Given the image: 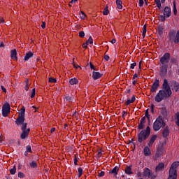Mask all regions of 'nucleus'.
<instances>
[{"label":"nucleus","instance_id":"1","mask_svg":"<svg viewBox=\"0 0 179 179\" xmlns=\"http://www.w3.org/2000/svg\"><path fill=\"white\" fill-rule=\"evenodd\" d=\"M162 87V90H159L155 97V100L157 103H160L161 101H163V100H166V99H170L171 94H173L167 79H164Z\"/></svg>","mask_w":179,"mask_h":179},{"label":"nucleus","instance_id":"2","mask_svg":"<svg viewBox=\"0 0 179 179\" xmlns=\"http://www.w3.org/2000/svg\"><path fill=\"white\" fill-rule=\"evenodd\" d=\"M150 136V127L148 126L145 129L141 130L138 135V142L142 143L143 141H146Z\"/></svg>","mask_w":179,"mask_h":179},{"label":"nucleus","instance_id":"3","mask_svg":"<svg viewBox=\"0 0 179 179\" xmlns=\"http://www.w3.org/2000/svg\"><path fill=\"white\" fill-rule=\"evenodd\" d=\"M162 127H166V122L163 117L159 116L152 124L153 130L155 131H160Z\"/></svg>","mask_w":179,"mask_h":179},{"label":"nucleus","instance_id":"4","mask_svg":"<svg viewBox=\"0 0 179 179\" xmlns=\"http://www.w3.org/2000/svg\"><path fill=\"white\" fill-rule=\"evenodd\" d=\"M19 125H21V131L22 134L20 135L21 139H26L29 136V134L30 133V127H27V123L23 122L22 123H20Z\"/></svg>","mask_w":179,"mask_h":179},{"label":"nucleus","instance_id":"5","mask_svg":"<svg viewBox=\"0 0 179 179\" xmlns=\"http://www.w3.org/2000/svg\"><path fill=\"white\" fill-rule=\"evenodd\" d=\"M26 112V108H24V106H23L21 109V111L20 113V115L18 116V117L17 118L16 121H15V124L17 125H20V124L24 122V113Z\"/></svg>","mask_w":179,"mask_h":179},{"label":"nucleus","instance_id":"6","mask_svg":"<svg viewBox=\"0 0 179 179\" xmlns=\"http://www.w3.org/2000/svg\"><path fill=\"white\" fill-rule=\"evenodd\" d=\"M143 176L144 178H156V175L153 173L152 170L149 169V168H145L143 172Z\"/></svg>","mask_w":179,"mask_h":179},{"label":"nucleus","instance_id":"7","mask_svg":"<svg viewBox=\"0 0 179 179\" xmlns=\"http://www.w3.org/2000/svg\"><path fill=\"white\" fill-rule=\"evenodd\" d=\"M171 55L170 53L166 52L165 53L161 58H160V62L162 65H167L169 62H170V58Z\"/></svg>","mask_w":179,"mask_h":179},{"label":"nucleus","instance_id":"8","mask_svg":"<svg viewBox=\"0 0 179 179\" xmlns=\"http://www.w3.org/2000/svg\"><path fill=\"white\" fill-rule=\"evenodd\" d=\"M9 113H10V105L9 103H6L2 107L3 117H8Z\"/></svg>","mask_w":179,"mask_h":179},{"label":"nucleus","instance_id":"9","mask_svg":"<svg viewBox=\"0 0 179 179\" xmlns=\"http://www.w3.org/2000/svg\"><path fill=\"white\" fill-rule=\"evenodd\" d=\"M160 111L163 120H167L169 118V115H170V112L167 110V108L164 106L160 108Z\"/></svg>","mask_w":179,"mask_h":179},{"label":"nucleus","instance_id":"10","mask_svg":"<svg viewBox=\"0 0 179 179\" xmlns=\"http://www.w3.org/2000/svg\"><path fill=\"white\" fill-rule=\"evenodd\" d=\"M159 83H160V80H159L157 79H156L155 81L153 83V84L151 87V89H150V91L152 93L156 92V90H157V87H159Z\"/></svg>","mask_w":179,"mask_h":179},{"label":"nucleus","instance_id":"11","mask_svg":"<svg viewBox=\"0 0 179 179\" xmlns=\"http://www.w3.org/2000/svg\"><path fill=\"white\" fill-rule=\"evenodd\" d=\"M167 68H169L168 65H162L161 67V71H160V76L161 78H164L166 75H167Z\"/></svg>","mask_w":179,"mask_h":179},{"label":"nucleus","instance_id":"12","mask_svg":"<svg viewBox=\"0 0 179 179\" xmlns=\"http://www.w3.org/2000/svg\"><path fill=\"white\" fill-rule=\"evenodd\" d=\"M156 139H157V135H152L148 141V146H149V148H152L156 141Z\"/></svg>","mask_w":179,"mask_h":179},{"label":"nucleus","instance_id":"13","mask_svg":"<svg viewBox=\"0 0 179 179\" xmlns=\"http://www.w3.org/2000/svg\"><path fill=\"white\" fill-rule=\"evenodd\" d=\"M178 166H179V162H173L171 166L169 172L171 173V171H174L175 174H177V167H178Z\"/></svg>","mask_w":179,"mask_h":179},{"label":"nucleus","instance_id":"14","mask_svg":"<svg viewBox=\"0 0 179 179\" xmlns=\"http://www.w3.org/2000/svg\"><path fill=\"white\" fill-rule=\"evenodd\" d=\"M163 153H164V148H163V147L158 148L155 153V159H159Z\"/></svg>","mask_w":179,"mask_h":179},{"label":"nucleus","instance_id":"15","mask_svg":"<svg viewBox=\"0 0 179 179\" xmlns=\"http://www.w3.org/2000/svg\"><path fill=\"white\" fill-rule=\"evenodd\" d=\"M171 15V8L168 6H166L164 10V16L166 17H170Z\"/></svg>","mask_w":179,"mask_h":179},{"label":"nucleus","instance_id":"16","mask_svg":"<svg viewBox=\"0 0 179 179\" xmlns=\"http://www.w3.org/2000/svg\"><path fill=\"white\" fill-rule=\"evenodd\" d=\"M170 135V129L169 126H166L164 130L162 131V136L163 138H167Z\"/></svg>","mask_w":179,"mask_h":179},{"label":"nucleus","instance_id":"17","mask_svg":"<svg viewBox=\"0 0 179 179\" xmlns=\"http://www.w3.org/2000/svg\"><path fill=\"white\" fill-rule=\"evenodd\" d=\"M118 171H120V167L115 166L111 171H109V174H112L113 177H115V176L118 174Z\"/></svg>","mask_w":179,"mask_h":179},{"label":"nucleus","instance_id":"18","mask_svg":"<svg viewBox=\"0 0 179 179\" xmlns=\"http://www.w3.org/2000/svg\"><path fill=\"white\" fill-rule=\"evenodd\" d=\"M101 76H103V74L100 73V72H96V71L92 72V78L93 79H94V80L97 79H100Z\"/></svg>","mask_w":179,"mask_h":179},{"label":"nucleus","instance_id":"19","mask_svg":"<svg viewBox=\"0 0 179 179\" xmlns=\"http://www.w3.org/2000/svg\"><path fill=\"white\" fill-rule=\"evenodd\" d=\"M144 156H150L152 152H150V148H149V145L145 146L143 150Z\"/></svg>","mask_w":179,"mask_h":179},{"label":"nucleus","instance_id":"20","mask_svg":"<svg viewBox=\"0 0 179 179\" xmlns=\"http://www.w3.org/2000/svg\"><path fill=\"white\" fill-rule=\"evenodd\" d=\"M34 55V54L31 51L27 52L24 57V61H29L30 58H33Z\"/></svg>","mask_w":179,"mask_h":179},{"label":"nucleus","instance_id":"21","mask_svg":"<svg viewBox=\"0 0 179 179\" xmlns=\"http://www.w3.org/2000/svg\"><path fill=\"white\" fill-rule=\"evenodd\" d=\"M16 55H17L16 49H14L10 51V57H11L12 59H15V61H17V57H16Z\"/></svg>","mask_w":179,"mask_h":179},{"label":"nucleus","instance_id":"22","mask_svg":"<svg viewBox=\"0 0 179 179\" xmlns=\"http://www.w3.org/2000/svg\"><path fill=\"white\" fill-rule=\"evenodd\" d=\"M168 179H177V173L174 171L169 172Z\"/></svg>","mask_w":179,"mask_h":179},{"label":"nucleus","instance_id":"23","mask_svg":"<svg viewBox=\"0 0 179 179\" xmlns=\"http://www.w3.org/2000/svg\"><path fill=\"white\" fill-rule=\"evenodd\" d=\"M164 169V164L163 163H159L158 166H157L155 170L156 171H162Z\"/></svg>","mask_w":179,"mask_h":179},{"label":"nucleus","instance_id":"24","mask_svg":"<svg viewBox=\"0 0 179 179\" xmlns=\"http://www.w3.org/2000/svg\"><path fill=\"white\" fill-rule=\"evenodd\" d=\"M124 171L126 174H128V175L133 174L132 168L131 167V166H127Z\"/></svg>","mask_w":179,"mask_h":179},{"label":"nucleus","instance_id":"25","mask_svg":"<svg viewBox=\"0 0 179 179\" xmlns=\"http://www.w3.org/2000/svg\"><path fill=\"white\" fill-rule=\"evenodd\" d=\"M174 120L176 125L179 127V112H177L174 115Z\"/></svg>","mask_w":179,"mask_h":179},{"label":"nucleus","instance_id":"26","mask_svg":"<svg viewBox=\"0 0 179 179\" xmlns=\"http://www.w3.org/2000/svg\"><path fill=\"white\" fill-rule=\"evenodd\" d=\"M135 100H136V98L134 95H133L131 99H127V101L125 102V104H127V106H129V104H131V103H134Z\"/></svg>","mask_w":179,"mask_h":179},{"label":"nucleus","instance_id":"27","mask_svg":"<svg viewBox=\"0 0 179 179\" xmlns=\"http://www.w3.org/2000/svg\"><path fill=\"white\" fill-rule=\"evenodd\" d=\"M116 5L117 9H122V1L121 0H116Z\"/></svg>","mask_w":179,"mask_h":179},{"label":"nucleus","instance_id":"28","mask_svg":"<svg viewBox=\"0 0 179 179\" xmlns=\"http://www.w3.org/2000/svg\"><path fill=\"white\" fill-rule=\"evenodd\" d=\"M164 30V28H163V27L159 26L157 27L158 34H159V36H162L163 34Z\"/></svg>","mask_w":179,"mask_h":179},{"label":"nucleus","instance_id":"29","mask_svg":"<svg viewBox=\"0 0 179 179\" xmlns=\"http://www.w3.org/2000/svg\"><path fill=\"white\" fill-rule=\"evenodd\" d=\"M78 79L76 78H71L69 81L70 85H77L78 83Z\"/></svg>","mask_w":179,"mask_h":179},{"label":"nucleus","instance_id":"30","mask_svg":"<svg viewBox=\"0 0 179 179\" xmlns=\"http://www.w3.org/2000/svg\"><path fill=\"white\" fill-rule=\"evenodd\" d=\"M30 167H31L32 169H36V167H37V162L36 161H32L30 164H29Z\"/></svg>","mask_w":179,"mask_h":179},{"label":"nucleus","instance_id":"31","mask_svg":"<svg viewBox=\"0 0 179 179\" xmlns=\"http://www.w3.org/2000/svg\"><path fill=\"white\" fill-rule=\"evenodd\" d=\"M110 13V10H108V6H106L103 11V14L107 15Z\"/></svg>","mask_w":179,"mask_h":179},{"label":"nucleus","instance_id":"32","mask_svg":"<svg viewBox=\"0 0 179 179\" xmlns=\"http://www.w3.org/2000/svg\"><path fill=\"white\" fill-rule=\"evenodd\" d=\"M145 116L146 117V118H148V122H150V115H149V109H147L145 110Z\"/></svg>","mask_w":179,"mask_h":179},{"label":"nucleus","instance_id":"33","mask_svg":"<svg viewBox=\"0 0 179 179\" xmlns=\"http://www.w3.org/2000/svg\"><path fill=\"white\" fill-rule=\"evenodd\" d=\"M138 129H143L145 128V123L143 122H140L138 126Z\"/></svg>","mask_w":179,"mask_h":179},{"label":"nucleus","instance_id":"34","mask_svg":"<svg viewBox=\"0 0 179 179\" xmlns=\"http://www.w3.org/2000/svg\"><path fill=\"white\" fill-rule=\"evenodd\" d=\"M10 173L13 176L16 174V166H14L13 168L10 170Z\"/></svg>","mask_w":179,"mask_h":179},{"label":"nucleus","instance_id":"35","mask_svg":"<svg viewBox=\"0 0 179 179\" xmlns=\"http://www.w3.org/2000/svg\"><path fill=\"white\" fill-rule=\"evenodd\" d=\"M78 177H81L82 174H83V169H82V168L79 167L78 169Z\"/></svg>","mask_w":179,"mask_h":179},{"label":"nucleus","instance_id":"36","mask_svg":"<svg viewBox=\"0 0 179 179\" xmlns=\"http://www.w3.org/2000/svg\"><path fill=\"white\" fill-rule=\"evenodd\" d=\"M174 90H175L176 92H178V90H179V83H175Z\"/></svg>","mask_w":179,"mask_h":179},{"label":"nucleus","instance_id":"37","mask_svg":"<svg viewBox=\"0 0 179 179\" xmlns=\"http://www.w3.org/2000/svg\"><path fill=\"white\" fill-rule=\"evenodd\" d=\"M146 31H147V29H146V24H145L143 26V37L145 38V36L146 34Z\"/></svg>","mask_w":179,"mask_h":179},{"label":"nucleus","instance_id":"38","mask_svg":"<svg viewBox=\"0 0 179 179\" xmlns=\"http://www.w3.org/2000/svg\"><path fill=\"white\" fill-rule=\"evenodd\" d=\"M86 43L89 44H93V38L92 36H90L89 39L86 41Z\"/></svg>","mask_w":179,"mask_h":179},{"label":"nucleus","instance_id":"39","mask_svg":"<svg viewBox=\"0 0 179 179\" xmlns=\"http://www.w3.org/2000/svg\"><path fill=\"white\" fill-rule=\"evenodd\" d=\"M49 82L50 83H57V79L53 78H49Z\"/></svg>","mask_w":179,"mask_h":179},{"label":"nucleus","instance_id":"40","mask_svg":"<svg viewBox=\"0 0 179 179\" xmlns=\"http://www.w3.org/2000/svg\"><path fill=\"white\" fill-rule=\"evenodd\" d=\"M173 14L177 15V7L176 6V1H173Z\"/></svg>","mask_w":179,"mask_h":179},{"label":"nucleus","instance_id":"41","mask_svg":"<svg viewBox=\"0 0 179 179\" xmlns=\"http://www.w3.org/2000/svg\"><path fill=\"white\" fill-rule=\"evenodd\" d=\"M36 96V88H34L31 92V98L33 99Z\"/></svg>","mask_w":179,"mask_h":179},{"label":"nucleus","instance_id":"42","mask_svg":"<svg viewBox=\"0 0 179 179\" xmlns=\"http://www.w3.org/2000/svg\"><path fill=\"white\" fill-rule=\"evenodd\" d=\"M18 177L20 178H24V173H22V172H19L18 173Z\"/></svg>","mask_w":179,"mask_h":179},{"label":"nucleus","instance_id":"43","mask_svg":"<svg viewBox=\"0 0 179 179\" xmlns=\"http://www.w3.org/2000/svg\"><path fill=\"white\" fill-rule=\"evenodd\" d=\"M26 149H27V152H29V153H31V146L27 145L26 147Z\"/></svg>","mask_w":179,"mask_h":179},{"label":"nucleus","instance_id":"44","mask_svg":"<svg viewBox=\"0 0 179 179\" xmlns=\"http://www.w3.org/2000/svg\"><path fill=\"white\" fill-rule=\"evenodd\" d=\"M79 36L81 37V38H83V37H85V31H80Z\"/></svg>","mask_w":179,"mask_h":179},{"label":"nucleus","instance_id":"45","mask_svg":"<svg viewBox=\"0 0 179 179\" xmlns=\"http://www.w3.org/2000/svg\"><path fill=\"white\" fill-rule=\"evenodd\" d=\"M159 20H161V22H164L166 20V16L160 15Z\"/></svg>","mask_w":179,"mask_h":179},{"label":"nucleus","instance_id":"46","mask_svg":"<svg viewBox=\"0 0 179 179\" xmlns=\"http://www.w3.org/2000/svg\"><path fill=\"white\" fill-rule=\"evenodd\" d=\"M80 17H81V19H85V17H86V14H85L84 13H83V11H81L80 12Z\"/></svg>","mask_w":179,"mask_h":179},{"label":"nucleus","instance_id":"47","mask_svg":"<svg viewBox=\"0 0 179 179\" xmlns=\"http://www.w3.org/2000/svg\"><path fill=\"white\" fill-rule=\"evenodd\" d=\"M25 90H26L27 92L29 90V80H26Z\"/></svg>","mask_w":179,"mask_h":179},{"label":"nucleus","instance_id":"48","mask_svg":"<svg viewBox=\"0 0 179 179\" xmlns=\"http://www.w3.org/2000/svg\"><path fill=\"white\" fill-rule=\"evenodd\" d=\"M141 122H144V124L146 123V117H143L141 119Z\"/></svg>","mask_w":179,"mask_h":179},{"label":"nucleus","instance_id":"49","mask_svg":"<svg viewBox=\"0 0 179 179\" xmlns=\"http://www.w3.org/2000/svg\"><path fill=\"white\" fill-rule=\"evenodd\" d=\"M136 65V62L132 63L130 66L131 69H134Z\"/></svg>","mask_w":179,"mask_h":179},{"label":"nucleus","instance_id":"50","mask_svg":"<svg viewBox=\"0 0 179 179\" xmlns=\"http://www.w3.org/2000/svg\"><path fill=\"white\" fill-rule=\"evenodd\" d=\"M104 174H105V172H104V171H101V172L99 173V177H104Z\"/></svg>","mask_w":179,"mask_h":179},{"label":"nucleus","instance_id":"51","mask_svg":"<svg viewBox=\"0 0 179 179\" xmlns=\"http://www.w3.org/2000/svg\"><path fill=\"white\" fill-rule=\"evenodd\" d=\"M66 100H67L68 101H71L72 97L70 96H66Z\"/></svg>","mask_w":179,"mask_h":179},{"label":"nucleus","instance_id":"52","mask_svg":"<svg viewBox=\"0 0 179 179\" xmlns=\"http://www.w3.org/2000/svg\"><path fill=\"white\" fill-rule=\"evenodd\" d=\"M139 6H143V0H139Z\"/></svg>","mask_w":179,"mask_h":179},{"label":"nucleus","instance_id":"53","mask_svg":"<svg viewBox=\"0 0 179 179\" xmlns=\"http://www.w3.org/2000/svg\"><path fill=\"white\" fill-rule=\"evenodd\" d=\"M104 59H105V61H108V59H110V56H108V55H105V56H104Z\"/></svg>","mask_w":179,"mask_h":179},{"label":"nucleus","instance_id":"54","mask_svg":"<svg viewBox=\"0 0 179 179\" xmlns=\"http://www.w3.org/2000/svg\"><path fill=\"white\" fill-rule=\"evenodd\" d=\"M126 116H127V112L124 110V111L122 112V118H124V117H125Z\"/></svg>","mask_w":179,"mask_h":179},{"label":"nucleus","instance_id":"55","mask_svg":"<svg viewBox=\"0 0 179 179\" xmlns=\"http://www.w3.org/2000/svg\"><path fill=\"white\" fill-rule=\"evenodd\" d=\"M1 90H3V92H4V93H6V88L2 85L1 86Z\"/></svg>","mask_w":179,"mask_h":179},{"label":"nucleus","instance_id":"56","mask_svg":"<svg viewBox=\"0 0 179 179\" xmlns=\"http://www.w3.org/2000/svg\"><path fill=\"white\" fill-rule=\"evenodd\" d=\"M87 45H89L87 43V42L85 43H83V48H87Z\"/></svg>","mask_w":179,"mask_h":179},{"label":"nucleus","instance_id":"57","mask_svg":"<svg viewBox=\"0 0 179 179\" xmlns=\"http://www.w3.org/2000/svg\"><path fill=\"white\" fill-rule=\"evenodd\" d=\"M156 5L159 9L162 8V3H157Z\"/></svg>","mask_w":179,"mask_h":179},{"label":"nucleus","instance_id":"58","mask_svg":"<svg viewBox=\"0 0 179 179\" xmlns=\"http://www.w3.org/2000/svg\"><path fill=\"white\" fill-rule=\"evenodd\" d=\"M41 27H42V29H45V22H42Z\"/></svg>","mask_w":179,"mask_h":179},{"label":"nucleus","instance_id":"59","mask_svg":"<svg viewBox=\"0 0 179 179\" xmlns=\"http://www.w3.org/2000/svg\"><path fill=\"white\" fill-rule=\"evenodd\" d=\"M74 68H76V69H78V68H80V66H78V64H76V63L73 64Z\"/></svg>","mask_w":179,"mask_h":179},{"label":"nucleus","instance_id":"60","mask_svg":"<svg viewBox=\"0 0 179 179\" xmlns=\"http://www.w3.org/2000/svg\"><path fill=\"white\" fill-rule=\"evenodd\" d=\"M74 164H75L76 166H78V159H77V158H75V159H74Z\"/></svg>","mask_w":179,"mask_h":179},{"label":"nucleus","instance_id":"61","mask_svg":"<svg viewBox=\"0 0 179 179\" xmlns=\"http://www.w3.org/2000/svg\"><path fill=\"white\" fill-rule=\"evenodd\" d=\"M90 65L91 69H94V66L93 65V64H92V62L90 63Z\"/></svg>","mask_w":179,"mask_h":179},{"label":"nucleus","instance_id":"62","mask_svg":"<svg viewBox=\"0 0 179 179\" xmlns=\"http://www.w3.org/2000/svg\"><path fill=\"white\" fill-rule=\"evenodd\" d=\"M111 43H112V44H115V43H117V40L116 39H113L111 41Z\"/></svg>","mask_w":179,"mask_h":179},{"label":"nucleus","instance_id":"63","mask_svg":"<svg viewBox=\"0 0 179 179\" xmlns=\"http://www.w3.org/2000/svg\"><path fill=\"white\" fill-rule=\"evenodd\" d=\"M1 23H5V20L3 18H0Z\"/></svg>","mask_w":179,"mask_h":179},{"label":"nucleus","instance_id":"64","mask_svg":"<svg viewBox=\"0 0 179 179\" xmlns=\"http://www.w3.org/2000/svg\"><path fill=\"white\" fill-rule=\"evenodd\" d=\"M135 78H138V74L135 73L133 76V80L135 79Z\"/></svg>","mask_w":179,"mask_h":179}]
</instances>
